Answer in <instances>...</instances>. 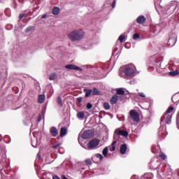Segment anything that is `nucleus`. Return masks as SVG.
<instances>
[{
    "mask_svg": "<svg viewBox=\"0 0 179 179\" xmlns=\"http://www.w3.org/2000/svg\"><path fill=\"white\" fill-rule=\"evenodd\" d=\"M121 71H122L120 73L121 78H124V76L134 78V76H136V75L139 74V71L136 70V67L131 64L122 67Z\"/></svg>",
    "mask_w": 179,
    "mask_h": 179,
    "instance_id": "nucleus-1",
    "label": "nucleus"
},
{
    "mask_svg": "<svg viewBox=\"0 0 179 179\" xmlns=\"http://www.w3.org/2000/svg\"><path fill=\"white\" fill-rule=\"evenodd\" d=\"M71 41H80L85 37V31L83 29H76L68 34Z\"/></svg>",
    "mask_w": 179,
    "mask_h": 179,
    "instance_id": "nucleus-2",
    "label": "nucleus"
},
{
    "mask_svg": "<svg viewBox=\"0 0 179 179\" xmlns=\"http://www.w3.org/2000/svg\"><path fill=\"white\" fill-rule=\"evenodd\" d=\"M174 110V107L171 106L169 107L166 113H164L163 116L161 118V122H163V121L166 122V124H171V118L173 117V115H171V113Z\"/></svg>",
    "mask_w": 179,
    "mask_h": 179,
    "instance_id": "nucleus-3",
    "label": "nucleus"
},
{
    "mask_svg": "<svg viewBox=\"0 0 179 179\" xmlns=\"http://www.w3.org/2000/svg\"><path fill=\"white\" fill-rule=\"evenodd\" d=\"M99 145H100V140L97 138L92 139L88 143L87 149L89 150L96 149L99 146Z\"/></svg>",
    "mask_w": 179,
    "mask_h": 179,
    "instance_id": "nucleus-4",
    "label": "nucleus"
},
{
    "mask_svg": "<svg viewBox=\"0 0 179 179\" xmlns=\"http://www.w3.org/2000/svg\"><path fill=\"white\" fill-rule=\"evenodd\" d=\"M178 8V12L179 13V3L176 1H171L166 7V9H168V10H169L170 13H173V12H174V10H176V9H177Z\"/></svg>",
    "mask_w": 179,
    "mask_h": 179,
    "instance_id": "nucleus-5",
    "label": "nucleus"
},
{
    "mask_svg": "<svg viewBox=\"0 0 179 179\" xmlns=\"http://www.w3.org/2000/svg\"><path fill=\"white\" fill-rule=\"evenodd\" d=\"M130 118L133 120L135 122H139V113H137L136 110H131L129 111Z\"/></svg>",
    "mask_w": 179,
    "mask_h": 179,
    "instance_id": "nucleus-6",
    "label": "nucleus"
},
{
    "mask_svg": "<svg viewBox=\"0 0 179 179\" xmlns=\"http://www.w3.org/2000/svg\"><path fill=\"white\" fill-rule=\"evenodd\" d=\"M65 68L66 69H71V70H73V71H79L80 72H82V71H83V69L80 67H79L78 66H76L75 64L66 65Z\"/></svg>",
    "mask_w": 179,
    "mask_h": 179,
    "instance_id": "nucleus-7",
    "label": "nucleus"
},
{
    "mask_svg": "<svg viewBox=\"0 0 179 179\" xmlns=\"http://www.w3.org/2000/svg\"><path fill=\"white\" fill-rule=\"evenodd\" d=\"M92 136H93V133L92 132V130H87L84 131V133L81 136L83 139H89V138H92Z\"/></svg>",
    "mask_w": 179,
    "mask_h": 179,
    "instance_id": "nucleus-8",
    "label": "nucleus"
},
{
    "mask_svg": "<svg viewBox=\"0 0 179 179\" xmlns=\"http://www.w3.org/2000/svg\"><path fill=\"white\" fill-rule=\"evenodd\" d=\"M158 136L159 138H164V136H167V132L166 131V129H164V127H161L159 128Z\"/></svg>",
    "mask_w": 179,
    "mask_h": 179,
    "instance_id": "nucleus-9",
    "label": "nucleus"
},
{
    "mask_svg": "<svg viewBox=\"0 0 179 179\" xmlns=\"http://www.w3.org/2000/svg\"><path fill=\"white\" fill-rule=\"evenodd\" d=\"M115 134L122 136H124L125 138H127V137H128L129 133H128V131H127L125 130L117 129L115 131Z\"/></svg>",
    "mask_w": 179,
    "mask_h": 179,
    "instance_id": "nucleus-10",
    "label": "nucleus"
},
{
    "mask_svg": "<svg viewBox=\"0 0 179 179\" xmlns=\"http://www.w3.org/2000/svg\"><path fill=\"white\" fill-rule=\"evenodd\" d=\"M176 43H177V38L171 37L168 41V45H169V47H174V45H176Z\"/></svg>",
    "mask_w": 179,
    "mask_h": 179,
    "instance_id": "nucleus-11",
    "label": "nucleus"
},
{
    "mask_svg": "<svg viewBox=\"0 0 179 179\" xmlns=\"http://www.w3.org/2000/svg\"><path fill=\"white\" fill-rule=\"evenodd\" d=\"M50 132L52 136L55 138V136L58 135V129H57L55 127H52L50 129Z\"/></svg>",
    "mask_w": 179,
    "mask_h": 179,
    "instance_id": "nucleus-12",
    "label": "nucleus"
},
{
    "mask_svg": "<svg viewBox=\"0 0 179 179\" xmlns=\"http://www.w3.org/2000/svg\"><path fill=\"white\" fill-rule=\"evenodd\" d=\"M136 22L139 24H143V23H145V22H146V18L145 17V16L141 15L138 17H137Z\"/></svg>",
    "mask_w": 179,
    "mask_h": 179,
    "instance_id": "nucleus-13",
    "label": "nucleus"
},
{
    "mask_svg": "<svg viewBox=\"0 0 179 179\" xmlns=\"http://www.w3.org/2000/svg\"><path fill=\"white\" fill-rule=\"evenodd\" d=\"M66 134H68V129H66V127H62L60 130L61 138H64Z\"/></svg>",
    "mask_w": 179,
    "mask_h": 179,
    "instance_id": "nucleus-14",
    "label": "nucleus"
},
{
    "mask_svg": "<svg viewBox=\"0 0 179 179\" xmlns=\"http://www.w3.org/2000/svg\"><path fill=\"white\" fill-rule=\"evenodd\" d=\"M117 101H118V95H113L110 99V103L117 104Z\"/></svg>",
    "mask_w": 179,
    "mask_h": 179,
    "instance_id": "nucleus-15",
    "label": "nucleus"
},
{
    "mask_svg": "<svg viewBox=\"0 0 179 179\" xmlns=\"http://www.w3.org/2000/svg\"><path fill=\"white\" fill-rule=\"evenodd\" d=\"M127 147L125 144L122 145L120 147V153L122 155H125V152H127Z\"/></svg>",
    "mask_w": 179,
    "mask_h": 179,
    "instance_id": "nucleus-16",
    "label": "nucleus"
},
{
    "mask_svg": "<svg viewBox=\"0 0 179 179\" xmlns=\"http://www.w3.org/2000/svg\"><path fill=\"white\" fill-rule=\"evenodd\" d=\"M77 118H78V120H83V118H85V112L83 111L78 112L77 113Z\"/></svg>",
    "mask_w": 179,
    "mask_h": 179,
    "instance_id": "nucleus-17",
    "label": "nucleus"
},
{
    "mask_svg": "<svg viewBox=\"0 0 179 179\" xmlns=\"http://www.w3.org/2000/svg\"><path fill=\"white\" fill-rule=\"evenodd\" d=\"M43 101H45V95L41 94L38 96V103L41 104L43 103Z\"/></svg>",
    "mask_w": 179,
    "mask_h": 179,
    "instance_id": "nucleus-18",
    "label": "nucleus"
},
{
    "mask_svg": "<svg viewBox=\"0 0 179 179\" xmlns=\"http://www.w3.org/2000/svg\"><path fill=\"white\" fill-rule=\"evenodd\" d=\"M117 94H125V91L124 88H119L116 91Z\"/></svg>",
    "mask_w": 179,
    "mask_h": 179,
    "instance_id": "nucleus-19",
    "label": "nucleus"
},
{
    "mask_svg": "<svg viewBox=\"0 0 179 179\" xmlns=\"http://www.w3.org/2000/svg\"><path fill=\"white\" fill-rule=\"evenodd\" d=\"M103 155L104 157H107V155H108V147H106L102 151Z\"/></svg>",
    "mask_w": 179,
    "mask_h": 179,
    "instance_id": "nucleus-20",
    "label": "nucleus"
},
{
    "mask_svg": "<svg viewBox=\"0 0 179 179\" xmlns=\"http://www.w3.org/2000/svg\"><path fill=\"white\" fill-rule=\"evenodd\" d=\"M52 13L54 15H59V8L58 7H55L53 9H52Z\"/></svg>",
    "mask_w": 179,
    "mask_h": 179,
    "instance_id": "nucleus-21",
    "label": "nucleus"
},
{
    "mask_svg": "<svg viewBox=\"0 0 179 179\" xmlns=\"http://www.w3.org/2000/svg\"><path fill=\"white\" fill-rule=\"evenodd\" d=\"M92 90H85V97H89L92 96Z\"/></svg>",
    "mask_w": 179,
    "mask_h": 179,
    "instance_id": "nucleus-22",
    "label": "nucleus"
},
{
    "mask_svg": "<svg viewBox=\"0 0 179 179\" xmlns=\"http://www.w3.org/2000/svg\"><path fill=\"white\" fill-rule=\"evenodd\" d=\"M57 103L60 107H62V98L61 96L57 97Z\"/></svg>",
    "mask_w": 179,
    "mask_h": 179,
    "instance_id": "nucleus-23",
    "label": "nucleus"
},
{
    "mask_svg": "<svg viewBox=\"0 0 179 179\" xmlns=\"http://www.w3.org/2000/svg\"><path fill=\"white\" fill-rule=\"evenodd\" d=\"M118 40L120 41V43H124V40H125V35H120Z\"/></svg>",
    "mask_w": 179,
    "mask_h": 179,
    "instance_id": "nucleus-24",
    "label": "nucleus"
},
{
    "mask_svg": "<svg viewBox=\"0 0 179 179\" xmlns=\"http://www.w3.org/2000/svg\"><path fill=\"white\" fill-rule=\"evenodd\" d=\"M169 75L171 76H177V75H178V71H171L169 72Z\"/></svg>",
    "mask_w": 179,
    "mask_h": 179,
    "instance_id": "nucleus-25",
    "label": "nucleus"
},
{
    "mask_svg": "<svg viewBox=\"0 0 179 179\" xmlns=\"http://www.w3.org/2000/svg\"><path fill=\"white\" fill-rule=\"evenodd\" d=\"M103 108L105 110H110V103L107 102L103 103Z\"/></svg>",
    "mask_w": 179,
    "mask_h": 179,
    "instance_id": "nucleus-26",
    "label": "nucleus"
},
{
    "mask_svg": "<svg viewBox=\"0 0 179 179\" xmlns=\"http://www.w3.org/2000/svg\"><path fill=\"white\" fill-rule=\"evenodd\" d=\"M92 94L94 95L100 94V92L99 91V90H97V88H94Z\"/></svg>",
    "mask_w": 179,
    "mask_h": 179,
    "instance_id": "nucleus-27",
    "label": "nucleus"
},
{
    "mask_svg": "<svg viewBox=\"0 0 179 179\" xmlns=\"http://www.w3.org/2000/svg\"><path fill=\"white\" fill-rule=\"evenodd\" d=\"M57 78V74L56 73H52L50 76V80H54Z\"/></svg>",
    "mask_w": 179,
    "mask_h": 179,
    "instance_id": "nucleus-28",
    "label": "nucleus"
},
{
    "mask_svg": "<svg viewBox=\"0 0 179 179\" xmlns=\"http://www.w3.org/2000/svg\"><path fill=\"white\" fill-rule=\"evenodd\" d=\"M159 156L161 159H162L163 160H166V154H164V152H161L159 154Z\"/></svg>",
    "mask_w": 179,
    "mask_h": 179,
    "instance_id": "nucleus-29",
    "label": "nucleus"
},
{
    "mask_svg": "<svg viewBox=\"0 0 179 179\" xmlns=\"http://www.w3.org/2000/svg\"><path fill=\"white\" fill-rule=\"evenodd\" d=\"M139 37H141V35H139V34H134L133 36L134 40H138V38H139Z\"/></svg>",
    "mask_w": 179,
    "mask_h": 179,
    "instance_id": "nucleus-30",
    "label": "nucleus"
},
{
    "mask_svg": "<svg viewBox=\"0 0 179 179\" xmlns=\"http://www.w3.org/2000/svg\"><path fill=\"white\" fill-rule=\"evenodd\" d=\"M96 157H97V159H99V160H103V157L101 154H96Z\"/></svg>",
    "mask_w": 179,
    "mask_h": 179,
    "instance_id": "nucleus-31",
    "label": "nucleus"
},
{
    "mask_svg": "<svg viewBox=\"0 0 179 179\" xmlns=\"http://www.w3.org/2000/svg\"><path fill=\"white\" fill-rule=\"evenodd\" d=\"M87 108L88 110H90V108H93V105H92V103H87Z\"/></svg>",
    "mask_w": 179,
    "mask_h": 179,
    "instance_id": "nucleus-32",
    "label": "nucleus"
},
{
    "mask_svg": "<svg viewBox=\"0 0 179 179\" xmlns=\"http://www.w3.org/2000/svg\"><path fill=\"white\" fill-rule=\"evenodd\" d=\"M85 164H87L88 166H90V164H92V160L86 159L85 160Z\"/></svg>",
    "mask_w": 179,
    "mask_h": 179,
    "instance_id": "nucleus-33",
    "label": "nucleus"
},
{
    "mask_svg": "<svg viewBox=\"0 0 179 179\" xmlns=\"http://www.w3.org/2000/svg\"><path fill=\"white\" fill-rule=\"evenodd\" d=\"M138 96H140V97H143V98L146 97V95H145L143 92H139Z\"/></svg>",
    "mask_w": 179,
    "mask_h": 179,
    "instance_id": "nucleus-34",
    "label": "nucleus"
},
{
    "mask_svg": "<svg viewBox=\"0 0 179 179\" xmlns=\"http://www.w3.org/2000/svg\"><path fill=\"white\" fill-rule=\"evenodd\" d=\"M116 3H117V0H114L113 3H112V8H115Z\"/></svg>",
    "mask_w": 179,
    "mask_h": 179,
    "instance_id": "nucleus-35",
    "label": "nucleus"
},
{
    "mask_svg": "<svg viewBox=\"0 0 179 179\" xmlns=\"http://www.w3.org/2000/svg\"><path fill=\"white\" fill-rule=\"evenodd\" d=\"M59 146H61V144H59V143L56 144V145H53L52 148H54V149H58Z\"/></svg>",
    "mask_w": 179,
    "mask_h": 179,
    "instance_id": "nucleus-36",
    "label": "nucleus"
},
{
    "mask_svg": "<svg viewBox=\"0 0 179 179\" xmlns=\"http://www.w3.org/2000/svg\"><path fill=\"white\" fill-rule=\"evenodd\" d=\"M3 163H6V155H3V160H2Z\"/></svg>",
    "mask_w": 179,
    "mask_h": 179,
    "instance_id": "nucleus-37",
    "label": "nucleus"
},
{
    "mask_svg": "<svg viewBox=\"0 0 179 179\" xmlns=\"http://www.w3.org/2000/svg\"><path fill=\"white\" fill-rule=\"evenodd\" d=\"M82 100H83V98L82 97L77 98V101H78V103H82Z\"/></svg>",
    "mask_w": 179,
    "mask_h": 179,
    "instance_id": "nucleus-38",
    "label": "nucleus"
},
{
    "mask_svg": "<svg viewBox=\"0 0 179 179\" xmlns=\"http://www.w3.org/2000/svg\"><path fill=\"white\" fill-rule=\"evenodd\" d=\"M31 27H29V28H27V29H26V32L27 33H29V31H31Z\"/></svg>",
    "mask_w": 179,
    "mask_h": 179,
    "instance_id": "nucleus-39",
    "label": "nucleus"
},
{
    "mask_svg": "<svg viewBox=\"0 0 179 179\" xmlns=\"http://www.w3.org/2000/svg\"><path fill=\"white\" fill-rule=\"evenodd\" d=\"M37 121H38V122H40V121H41V115L38 117Z\"/></svg>",
    "mask_w": 179,
    "mask_h": 179,
    "instance_id": "nucleus-40",
    "label": "nucleus"
},
{
    "mask_svg": "<svg viewBox=\"0 0 179 179\" xmlns=\"http://www.w3.org/2000/svg\"><path fill=\"white\" fill-rule=\"evenodd\" d=\"M25 14H20V19L22 20V17H24Z\"/></svg>",
    "mask_w": 179,
    "mask_h": 179,
    "instance_id": "nucleus-41",
    "label": "nucleus"
},
{
    "mask_svg": "<svg viewBox=\"0 0 179 179\" xmlns=\"http://www.w3.org/2000/svg\"><path fill=\"white\" fill-rule=\"evenodd\" d=\"M52 178H53V179H61V178H59V177H58L57 176H54L52 177Z\"/></svg>",
    "mask_w": 179,
    "mask_h": 179,
    "instance_id": "nucleus-42",
    "label": "nucleus"
},
{
    "mask_svg": "<svg viewBox=\"0 0 179 179\" xmlns=\"http://www.w3.org/2000/svg\"><path fill=\"white\" fill-rule=\"evenodd\" d=\"M61 178L62 179H69L68 178H66L65 176H64V175H62V176H61Z\"/></svg>",
    "mask_w": 179,
    "mask_h": 179,
    "instance_id": "nucleus-43",
    "label": "nucleus"
},
{
    "mask_svg": "<svg viewBox=\"0 0 179 179\" xmlns=\"http://www.w3.org/2000/svg\"><path fill=\"white\" fill-rule=\"evenodd\" d=\"M117 143V141H113V143H112V146H115V144Z\"/></svg>",
    "mask_w": 179,
    "mask_h": 179,
    "instance_id": "nucleus-44",
    "label": "nucleus"
},
{
    "mask_svg": "<svg viewBox=\"0 0 179 179\" xmlns=\"http://www.w3.org/2000/svg\"><path fill=\"white\" fill-rule=\"evenodd\" d=\"M114 150H115V146H112V151L114 152Z\"/></svg>",
    "mask_w": 179,
    "mask_h": 179,
    "instance_id": "nucleus-45",
    "label": "nucleus"
},
{
    "mask_svg": "<svg viewBox=\"0 0 179 179\" xmlns=\"http://www.w3.org/2000/svg\"><path fill=\"white\" fill-rule=\"evenodd\" d=\"M45 17H47V15H43L42 16V19H45Z\"/></svg>",
    "mask_w": 179,
    "mask_h": 179,
    "instance_id": "nucleus-46",
    "label": "nucleus"
},
{
    "mask_svg": "<svg viewBox=\"0 0 179 179\" xmlns=\"http://www.w3.org/2000/svg\"><path fill=\"white\" fill-rule=\"evenodd\" d=\"M152 153H156V152L155 151V146L152 147Z\"/></svg>",
    "mask_w": 179,
    "mask_h": 179,
    "instance_id": "nucleus-47",
    "label": "nucleus"
},
{
    "mask_svg": "<svg viewBox=\"0 0 179 179\" xmlns=\"http://www.w3.org/2000/svg\"><path fill=\"white\" fill-rule=\"evenodd\" d=\"M32 146H33V148H37V145L36 144V145H34V144H33V143H32Z\"/></svg>",
    "mask_w": 179,
    "mask_h": 179,
    "instance_id": "nucleus-48",
    "label": "nucleus"
},
{
    "mask_svg": "<svg viewBox=\"0 0 179 179\" xmlns=\"http://www.w3.org/2000/svg\"><path fill=\"white\" fill-rule=\"evenodd\" d=\"M0 138H1V136H0Z\"/></svg>",
    "mask_w": 179,
    "mask_h": 179,
    "instance_id": "nucleus-49",
    "label": "nucleus"
}]
</instances>
